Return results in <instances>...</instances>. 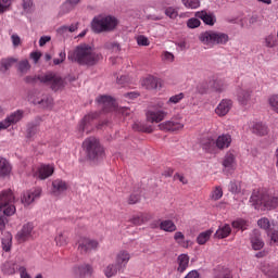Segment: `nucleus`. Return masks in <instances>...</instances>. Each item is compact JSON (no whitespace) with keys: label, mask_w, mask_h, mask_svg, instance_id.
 I'll return each mask as SVG.
<instances>
[{"label":"nucleus","mask_w":278,"mask_h":278,"mask_svg":"<svg viewBox=\"0 0 278 278\" xmlns=\"http://www.w3.org/2000/svg\"><path fill=\"white\" fill-rule=\"evenodd\" d=\"M67 60L79 64V66H94L101 60V54L97 53L90 45L80 43L67 53Z\"/></svg>","instance_id":"obj_1"},{"label":"nucleus","mask_w":278,"mask_h":278,"mask_svg":"<svg viewBox=\"0 0 278 278\" xmlns=\"http://www.w3.org/2000/svg\"><path fill=\"white\" fill-rule=\"evenodd\" d=\"M250 203H252L255 210H277L278 194L271 191H253Z\"/></svg>","instance_id":"obj_2"},{"label":"nucleus","mask_w":278,"mask_h":278,"mask_svg":"<svg viewBox=\"0 0 278 278\" xmlns=\"http://www.w3.org/2000/svg\"><path fill=\"white\" fill-rule=\"evenodd\" d=\"M118 17L110 14L96 15L91 21V29L94 34H108L118 27Z\"/></svg>","instance_id":"obj_3"},{"label":"nucleus","mask_w":278,"mask_h":278,"mask_svg":"<svg viewBox=\"0 0 278 278\" xmlns=\"http://www.w3.org/2000/svg\"><path fill=\"white\" fill-rule=\"evenodd\" d=\"M199 40L204 47H207V49H214L216 45H227V42H229V35L216 30H206L200 34Z\"/></svg>","instance_id":"obj_4"},{"label":"nucleus","mask_w":278,"mask_h":278,"mask_svg":"<svg viewBox=\"0 0 278 278\" xmlns=\"http://www.w3.org/2000/svg\"><path fill=\"white\" fill-rule=\"evenodd\" d=\"M83 149H85L88 160L91 162H99L105 157V150L101 147V143L97 138L90 137L83 142Z\"/></svg>","instance_id":"obj_5"},{"label":"nucleus","mask_w":278,"mask_h":278,"mask_svg":"<svg viewBox=\"0 0 278 278\" xmlns=\"http://www.w3.org/2000/svg\"><path fill=\"white\" fill-rule=\"evenodd\" d=\"M14 199V192L10 189L0 192V212H2L4 216H13V214H16Z\"/></svg>","instance_id":"obj_6"},{"label":"nucleus","mask_w":278,"mask_h":278,"mask_svg":"<svg viewBox=\"0 0 278 278\" xmlns=\"http://www.w3.org/2000/svg\"><path fill=\"white\" fill-rule=\"evenodd\" d=\"M39 79L42 84L50 86L54 92H58V90H62V88H64V79L54 73H47Z\"/></svg>","instance_id":"obj_7"},{"label":"nucleus","mask_w":278,"mask_h":278,"mask_svg":"<svg viewBox=\"0 0 278 278\" xmlns=\"http://www.w3.org/2000/svg\"><path fill=\"white\" fill-rule=\"evenodd\" d=\"M99 249V241L86 237H81L78 240V251L83 255L88 253H92V251H97Z\"/></svg>","instance_id":"obj_8"},{"label":"nucleus","mask_w":278,"mask_h":278,"mask_svg":"<svg viewBox=\"0 0 278 278\" xmlns=\"http://www.w3.org/2000/svg\"><path fill=\"white\" fill-rule=\"evenodd\" d=\"M34 238V224L33 223H27L25 224L20 231H17L15 236V240L17 242L23 243L27 242V240H31Z\"/></svg>","instance_id":"obj_9"},{"label":"nucleus","mask_w":278,"mask_h":278,"mask_svg":"<svg viewBox=\"0 0 278 278\" xmlns=\"http://www.w3.org/2000/svg\"><path fill=\"white\" fill-rule=\"evenodd\" d=\"M94 118H99L98 112L86 115L78 125V131L80 134H84V131H86V134H90L92 130V121H94Z\"/></svg>","instance_id":"obj_10"},{"label":"nucleus","mask_w":278,"mask_h":278,"mask_svg":"<svg viewBox=\"0 0 278 278\" xmlns=\"http://www.w3.org/2000/svg\"><path fill=\"white\" fill-rule=\"evenodd\" d=\"M53 173H55V166L51 164H43L37 168L34 176L37 179L45 180V179H49V177H51Z\"/></svg>","instance_id":"obj_11"},{"label":"nucleus","mask_w":278,"mask_h":278,"mask_svg":"<svg viewBox=\"0 0 278 278\" xmlns=\"http://www.w3.org/2000/svg\"><path fill=\"white\" fill-rule=\"evenodd\" d=\"M40 194H42V189L36 188L29 191H26L22 195V203L23 205H31L34 201H37V199H40Z\"/></svg>","instance_id":"obj_12"},{"label":"nucleus","mask_w":278,"mask_h":278,"mask_svg":"<svg viewBox=\"0 0 278 278\" xmlns=\"http://www.w3.org/2000/svg\"><path fill=\"white\" fill-rule=\"evenodd\" d=\"M224 173L231 175L236 170V155L231 152H227L223 160Z\"/></svg>","instance_id":"obj_13"},{"label":"nucleus","mask_w":278,"mask_h":278,"mask_svg":"<svg viewBox=\"0 0 278 278\" xmlns=\"http://www.w3.org/2000/svg\"><path fill=\"white\" fill-rule=\"evenodd\" d=\"M161 131H180L184 129V124L179 119H170L159 125Z\"/></svg>","instance_id":"obj_14"},{"label":"nucleus","mask_w":278,"mask_h":278,"mask_svg":"<svg viewBox=\"0 0 278 278\" xmlns=\"http://www.w3.org/2000/svg\"><path fill=\"white\" fill-rule=\"evenodd\" d=\"M99 105H102L103 112H112V110L116 109V101H114L113 97L110 96H100L97 99Z\"/></svg>","instance_id":"obj_15"},{"label":"nucleus","mask_w":278,"mask_h":278,"mask_svg":"<svg viewBox=\"0 0 278 278\" xmlns=\"http://www.w3.org/2000/svg\"><path fill=\"white\" fill-rule=\"evenodd\" d=\"M231 108H233V101L229 99H223L215 109L217 116H227Z\"/></svg>","instance_id":"obj_16"},{"label":"nucleus","mask_w":278,"mask_h":278,"mask_svg":"<svg viewBox=\"0 0 278 278\" xmlns=\"http://www.w3.org/2000/svg\"><path fill=\"white\" fill-rule=\"evenodd\" d=\"M131 260V254L127 250H121L115 255V264L118 268H125L129 261Z\"/></svg>","instance_id":"obj_17"},{"label":"nucleus","mask_w":278,"mask_h":278,"mask_svg":"<svg viewBox=\"0 0 278 278\" xmlns=\"http://www.w3.org/2000/svg\"><path fill=\"white\" fill-rule=\"evenodd\" d=\"M231 142H233V139L231 138L230 134H222L215 140V144L219 151L229 149V147H231Z\"/></svg>","instance_id":"obj_18"},{"label":"nucleus","mask_w":278,"mask_h":278,"mask_svg":"<svg viewBox=\"0 0 278 278\" xmlns=\"http://www.w3.org/2000/svg\"><path fill=\"white\" fill-rule=\"evenodd\" d=\"M166 111L163 110H150L146 113L149 123H162L166 118Z\"/></svg>","instance_id":"obj_19"},{"label":"nucleus","mask_w":278,"mask_h":278,"mask_svg":"<svg viewBox=\"0 0 278 278\" xmlns=\"http://www.w3.org/2000/svg\"><path fill=\"white\" fill-rule=\"evenodd\" d=\"M197 18H201L205 25H210L211 27L216 25V15L212 12H207L205 10L195 12Z\"/></svg>","instance_id":"obj_20"},{"label":"nucleus","mask_w":278,"mask_h":278,"mask_svg":"<svg viewBox=\"0 0 278 278\" xmlns=\"http://www.w3.org/2000/svg\"><path fill=\"white\" fill-rule=\"evenodd\" d=\"M201 147L205 153L215 154L218 147H216V140L212 137L203 138L201 141Z\"/></svg>","instance_id":"obj_21"},{"label":"nucleus","mask_w":278,"mask_h":278,"mask_svg":"<svg viewBox=\"0 0 278 278\" xmlns=\"http://www.w3.org/2000/svg\"><path fill=\"white\" fill-rule=\"evenodd\" d=\"M66 190H68V185H66V181L62 179H55L52 181V194L54 197H60V194H64Z\"/></svg>","instance_id":"obj_22"},{"label":"nucleus","mask_w":278,"mask_h":278,"mask_svg":"<svg viewBox=\"0 0 278 278\" xmlns=\"http://www.w3.org/2000/svg\"><path fill=\"white\" fill-rule=\"evenodd\" d=\"M12 175V163L8 159L0 156V179H5Z\"/></svg>","instance_id":"obj_23"},{"label":"nucleus","mask_w":278,"mask_h":278,"mask_svg":"<svg viewBox=\"0 0 278 278\" xmlns=\"http://www.w3.org/2000/svg\"><path fill=\"white\" fill-rule=\"evenodd\" d=\"M16 62H18V59L14 58H5L0 60V73H2V75H8V71H10V68H12Z\"/></svg>","instance_id":"obj_24"},{"label":"nucleus","mask_w":278,"mask_h":278,"mask_svg":"<svg viewBox=\"0 0 278 278\" xmlns=\"http://www.w3.org/2000/svg\"><path fill=\"white\" fill-rule=\"evenodd\" d=\"M251 90L249 89H240L237 93V99L240 105H249L251 103Z\"/></svg>","instance_id":"obj_25"},{"label":"nucleus","mask_w":278,"mask_h":278,"mask_svg":"<svg viewBox=\"0 0 278 278\" xmlns=\"http://www.w3.org/2000/svg\"><path fill=\"white\" fill-rule=\"evenodd\" d=\"M129 220L132 225L140 226L148 223V220H151V215H149V213H139L134 215Z\"/></svg>","instance_id":"obj_26"},{"label":"nucleus","mask_w":278,"mask_h":278,"mask_svg":"<svg viewBox=\"0 0 278 278\" xmlns=\"http://www.w3.org/2000/svg\"><path fill=\"white\" fill-rule=\"evenodd\" d=\"M230 235H231V226L229 224H223L216 230L215 238L223 240L224 238H229Z\"/></svg>","instance_id":"obj_27"},{"label":"nucleus","mask_w":278,"mask_h":278,"mask_svg":"<svg viewBox=\"0 0 278 278\" xmlns=\"http://www.w3.org/2000/svg\"><path fill=\"white\" fill-rule=\"evenodd\" d=\"M4 119L7 121V125H9V127H12V125H16V123H20V121L23 119V111L17 110L8 115Z\"/></svg>","instance_id":"obj_28"},{"label":"nucleus","mask_w":278,"mask_h":278,"mask_svg":"<svg viewBox=\"0 0 278 278\" xmlns=\"http://www.w3.org/2000/svg\"><path fill=\"white\" fill-rule=\"evenodd\" d=\"M177 262H178V267H177L178 273H186V269L190 264V256H188V254H180L177 258Z\"/></svg>","instance_id":"obj_29"},{"label":"nucleus","mask_w":278,"mask_h":278,"mask_svg":"<svg viewBox=\"0 0 278 278\" xmlns=\"http://www.w3.org/2000/svg\"><path fill=\"white\" fill-rule=\"evenodd\" d=\"M174 240L179 247H182V249H188L190 247V240H186V235L181 231H176L174 233Z\"/></svg>","instance_id":"obj_30"},{"label":"nucleus","mask_w":278,"mask_h":278,"mask_svg":"<svg viewBox=\"0 0 278 278\" xmlns=\"http://www.w3.org/2000/svg\"><path fill=\"white\" fill-rule=\"evenodd\" d=\"M1 244L2 251H4L5 253H10V251H12V233L4 232Z\"/></svg>","instance_id":"obj_31"},{"label":"nucleus","mask_w":278,"mask_h":278,"mask_svg":"<svg viewBox=\"0 0 278 278\" xmlns=\"http://www.w3.org/2000/svg\"><path fill=\"white\" fill-rule=\"evenodd\" d=\"M212 233H214V230H212V229L202 231L198 235L195 241L198 242V244L203 245V244L210 242V238H212Z\"/></svg>","instance_id":"obj_32"},{"label":"nucleus","mask_w":278,"mask_h":278,"mask_svg":"<svg viewBox=\"0 0 278 278\" xmlns=\"http://www.w3.org/2000/svg\"><path fill=\"white\" fill-rule=\"evenodd\" d=\"M75 273L76 275H79V277H88L92 275V266L88 264L80 265L75 268Z\"/></svg>","instance_id":"obj_33"},{"label":"nucleus","mask_w":278,"mask_h":278,"mask_svg":"<svg viewBox=\"0 0 278 278\" xmlns=\"http://www.w3.org/2000/svg\"><path fill=\"white\" fill-rule=\"evenodd\" d=\"M160 227L162 231H167L168 233H173V231H177V225L170 219H165L161 222Z\"/></svg>","instance_id":"obj_34"},{"label":"nucleus","mask_w":278,"mask_h":278,"mask_svg":"<svg viewBox=\"0 0 278 278\" xmlns=\"http://www.w3.org/2000/svg\"><path fill=\"white\" fill-rule=\"evenodd\" d=\"M159 80L156 77H153V76H148L142 85L147 88V90H155V88H157L159 86Z\"/></svg>","instance_id":"obj_35"},{"label":"nucleus","mask_w":278,"mask_h":278,"mask_svg":"<svg viewBox=\"0 0 278 278\" xmlns=\"http://www.w3.org/2000/svg\"><path fill=\"white\" fill-rule=\"evenodd\" d=\"M54 240L56 247H66L68 244V235L66 231H59Z\"/></svg>","instance_id":"obj_36"},{"label":"nucleus","mask_w":278,"mask_h":278,"mask_svg":"<svg viewBox=\"0 0 278 278\" xmlns=\"http://www.w3.org/2000/svg\"><path fill=\"white\" fill-rule=\"evenodd\" d=\"M22 8L24 14H34V12L36 11L34 0H22Z\"/></svg>","instance_id":"obj_37"},{"label":"nucleus","mask_w":278,"mask_h":278,"mask_svg":"<svg viewBox=\"0 0 278 278\" xmlns=\"http://www.w3.org/2000/svg\"><path fill=\"white\" fill-rule=\"evenodd\" d=\"M251 244H252V249H254V251H260V250L264 249V241L262 240V238L258 235L251 236Z\"/></svg>","instance_id":"obj_38"},{"label":"nucleus","mask_w":278,"mask_h":278,"mask_svg":"<svg viewBox=\"0 0 278 278\" xmlns=\"http://www.w3.org/2000/svg\"><path fill=\"white\" fill-rule=\"evenodd\" d=\"M257 225L261 229H264L266 233H268V231H270L273 227H275V224L273 222L270 223V220L266 217L258 219Z\"/></svg>","instance_id":"obj_39"},{"label":"nucleus","mask_w":278,"mask_h":278,"mask_svg":"<svg viewBox=\"0 0 278 278\" xmlns=\"http://www.w3.org/2000/svg\"><path fill=\"white\" fill-rule=\"evenodd\" d=\"M16 268L17 266L14 262H5L1 267L4 275H14V273H16Z\"/></svg>","instance_id":"obj_40"},{"label":"nucleus","mask_w":278,"mask_h":278,"mask_svg":"<svg viewBox=\"0 0 278 278\" xmlns=\"http://www.w3.org/2000/svg\"><path fill=\"white\" fill-rule=\"evenodd\" d=\"M74 10L75 7L66 0L59 9V16H65V14H70V12H73Z\"/></svg>","instance_id":"obj_41"},{"label":"nucleus","mask_w":278,"mask_h":278,"mask_svg":"<svg viewBox=\"0 0 278 278\" xmlns=\"http://www.w3.org/2000/svg\"><path fill=\"white\" fill-rule=\"evenodd\" d=\"M253 134H256V136H266L268 134V127L262 123H256L252 127Z\"/></svg>","instance_id":"obj_42"},{"label":"nucleus","mask_w":278,"mask_h":278,"mask_svg":"<svg viewBox=\"0 0 278 278\" xmlns=\"http://www.w3.org/2000/svg\"><path fill=\"white\" fill-rule=\"evenodd\" d=\"M181 3L187 10H199L201 8V0H181Z\"/></svg>","instance_id":"obj_43"},{"label":"nucleus","mask_w":278,"mask_h":278,"mask_svg":"<svg viewBox=\"0 0 278 278\" xmlns=\"http://www.w3.org/2000/svg\"><path fill=\"white\" fill-rule=\"evenodd\" d=\"M118 270H123L122 268H118V265L115 264H110L108 267L104 268V275L105 277H114L118 273Z\"/></svg>","instance_id":"obj_44"},{"label":"nucleus","mask_w":278,"mask_h":278,"mask_svg":"<svg viewBox=\"0 0 278 278\" xmlns=\"http://www.w3.org/2000/svg\"><path fill=\"white\" fill-rule=\"evenodd\" d=\"M211 201H220L223 199V187L216 186L210 194Z\"/></svg>","instance_id":"obj_45"},{"label":"nucleus","mask_w":278,"mask_h":278,"mask_svg":"<svg viewBox=\"0 0 278 278\" xmlns=\"http://www.w3.org/2000/svg\"><path fill=\"white\" fill-rule=\"evenodd\" d=\"M35 103H37L38 105H41V108H45L46 110H49L53 108V98L47 96Z\"/></svg>","instance_id":"obj_46"},{"label":"nucleus","mask_w":278,"mask_h":278,"mask_svg":"<svg viewBox=\"0 0 278 278\" xmlns=\"http://www.w3.org/2000/svg\"><path fill=\"white\" fill-rule=\"evenodd\" d=\"M232 227L233 229H241V231H244L249 227V222L242 218H238L232 222Z\"/></svg>","instance_id":"obj_47"},{"label":"nucleus","mask_w":278,"mask_h":278,"mask_svg":"<svg viewBox=\"0 0 278 278\" xmlns=\"http://www.w3.org/2000/svg\"><path fill=\"white\" fill-rule=\"evenodd\" d=\"M151 8H154V10L156 12H160L162 10H164V8H166L167 5H170V3L165 2L164 0H155L153 2H151Z\"/></svg>","instance_id":"obj_48"},{"label":"nucleus","mask_w":278,"mask_h":278,"mask_svg":"<svg viewBox=\"0 0 278 278\" xmlns=\"http://www.w3.org/2000/svg\"><path fill=\"white\" fill-rule=\"evenodd\" d=\"M104 47L109 50L112 51V53H118L121 52V43L116 41H109L104 45Z\"/></svg>","instance_id":"obj_49"},{"label":"nucleus","mask_w":278,"mask_h":278,"mask_svg":"<svg viewBox=\"0 0 278 278\" xmlns=\"http://www.w3.org/2000/svg\"><path fill=\"white\" fill-rule=\"evenodd\" d=\"M184 97H185L184 92H180V93H178V94L172 96V97L167 100L166 104H167V105H177V103H180V102H181V100L184 99Z\"/></svg>","instance_id":"obj_50"},{"label":"nucleus","mask_w":278,"mask_h":278,"mask_svg":"<svg viewBox=\"0 0 278 278\" xmlns=\"http://www.w3.org/2000/svg\"><path fill=\"white\" fill-rule=\"evenodd\" d=\"M187 27L189 29H197V27H201V20L199 17H191L187 21Z\"/></svg>","instance_id":"obj_51"},{"label":"nucleus","mask_w":278,"mask_h":278,"mask_svg":"<svg viewBox=\"0 0 278 278\" xmlns=\"http://www.w3.org/2000/svg\"><path fill=\"white\" fill-rule=\"evenodd\" d=\"M213 88L216 92H224L227 89V84L224 80H215Z\"/></svg>","instance_id":"obj_52"},{"label":"nucleus","mask_w":278,"mask_h":278,"mask_svg":"<svg viewBox=\"0 0 278 278\" xmlns=\"http://www.w3.org/2000/svg\"><path fill=\"white\" fill-rule=\"evenodd\" d=\"M268 103L274 112L278 114V94L269 97Z\"/></svg>","instance_id":"obj_53"},{"label":"nucleus","mask_w":278,"mask_h":278,"mask_svg":"<svg viewBox=\"0 0 278 278\" xmlns=\"http://www.w3.org/2000/svg\"><path fill=\"white\" fill-rule=\"evenodd\" d=\"M165 16H168V18H177L179 16V11L175 9L174 7H169L165 9Z\"/></svg>","instance_id":"obj_54"},{"label":"nucleus","mask_w":278,"mask_h":278,"mask_svg":"<svg viewBox=\"0 0 278 278\" xmlns=\"http://www.w3.org/2000/svg\"><path fill=\"white\" fill-rule=\"evenodd\" d=\"M229 192L232 194H238L240 193L241 187L240 182L238 181H230L229 187H228Z\"/></svg>","instance_id":"obj_55"},{"label":"nucleus","mask_w":278,"mask_h":278,"mask_svg":"<svg viewBox=\"0 0 278 278\" xmlns=\"http://www.w3.org/2000/svg\"><path fill=\"white\" fill-rule=\"evenodd\" d=\"M277 45V39L275 38V35H268L265 37V47H268V49H273Z\"/></svg>","instance_id":"obj_56"},{"label":"nucleus","mask_w":278,"mask_h":278,"mask_svg":"<svg viewBox=\"0 0 278 278\" xmlns=\"http://www.w3.org/2000/svg\"><path fill=\"white\" fill-rule=\"evenodd\" d=\"M13 1L14 0H0V14H3V12H8Z\"/></svg>","instance_id":"obj_57"},{"label":"nucleus","mask_w":278,"mask_h":278,"mask_svg":"<svg viewBox=\"0 0 278 278\" xmlns=\"http://www.w3.org/2000/svg\"><path fill=\"white\" fill-rule=\"evenodd\" d=\"M268 238H270V242L274 244H278V230H276L275 228H271L268 232H267Z\"/></svg>","instance_id":"obj_58"},{"label":"nucleus","mask_w":278,"mask_h":278,"mask_svg":"<svg viewBox=\"0 0 278 278\" xmlns=\"http://www.w3.org/2000/svg\"><path fill=\"white\" fill-rule=\"evenodd\" d=\"M17 68L20 71V73H27V71H29V68H31V66L29 65V61L24 60L18 63Z\"/></svg>","instance_id":"obj_59"},{"label":"nucleus","mask_w":278,"mask_h":278,"mask_svg":"<svg viewBox=\"0 0 278 278\" xmlns=\"http://www.w3.org/2000/svg\"><path fill=\"white\" fill-rule=\"evenodd\" d=\"M137 45L139 47H149L151 42L149 41V38L144 37L143 35H140L137 37Z\"/></svg>","instance_id":"obj_60"},{"label":"nucleus","mask_w":278,"mask_h":278,"mask_svg":"<svg viewBox=\"0 0 278 278\" xmlns=\"http://www.w3.org/2000/svg\"><path fill=\"white\" fill-rule=\"evenodd\" d=\"M59 58H61V59H54L53 60V64H54V66H60V64H63V62H65L66 61V51H61L60 53H59Z\"/></svg>","instance_id":"obj_61"},{"label":"nucleus","mask_w":278,"mask_h":278,"mask_svg":"<svg viewBox=\"0 0 278 278\" xmlns=\"http://www.w3.org/2000/svg\"><path fill=\"white\" fill-rule=\"evenodd\" d=\"M59 58H61V59H54L53 60V64H54V66H60V64H63V62H65L66 61V51H61L60 53H59Z\"/></svg>","instance_id":"obj_62"},{"label":"nucleus","mask_w":278,"mask_h":278,"mask_svg":"<svg viewBox=\"0 0 278 278\" xmlns=\"http://www.w3.org/2000/svg\"><path fill=\"white\" fill-rule=\"evenodd\" d=\"M59 58H61V59H54L53 60V64H54V66H60V64H63V62H65L66 61V51H61L60 53H59Z\"/></svg>","instance_id":"obj_63"},{"label":"nucleus","mask_w":278,"mask_h":278,"mask_svg":"<svg viewBox=\"0 0 278 278\" xmlns=\"http://www.w3.org/2000/svg\"><path fill=\"white\" fill-rule=\"evenodd\" d=\"M163 62H175V54L169 51H164L162 54Z\"/></svg>","instance_id":"obj_64"}]
</instances>
